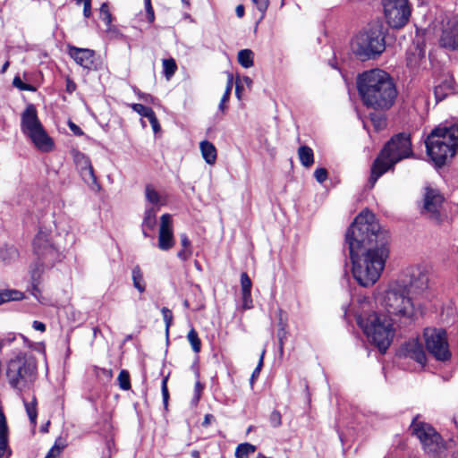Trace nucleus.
<instances>
[{
    "label": "nucleus",
    "instance_id": "f257e3e1",
    "mask_svg": "<svg viewBox=\"0 0 458 458\" xmlns=\"http://www.w3.org/2000/svg\"><path fill=\"white\" fill-rule=\"evenodd\" d=\"M386 242V233L369 210L360 212L347 230L352 275L361 286H371L379 279L389 253Z\"/></svg>",
    "mask_w": 458,
    "mask_h": 458
},
{
    "label": "nucleus",
    "instance_id": "f03ea898",
    "mask_svg": "<svg viewBox=\"0 0 458 458\" xmlns=\"http://www.w3.org/2000/svg\"><path fill=\"white\" fill-rule=\"evenodd\" d=\"M428 282L423 267H410L402 278L389 284L380 304L391 316L411 319L418 310V295L428 287Z\"/></svg>",
    "mask_w": 458,
    "mask_h": 458
},
{
    "label": "nucleus",
    "instance_id": "7ed1b4c3",
    "mask_svg": "<svg viewBox=\"0 0 458 458\" xmlns=\"http://www.w3.org/2000/svg\"><path fill=\"white\" fill-rule=\"evenodd\" d=\"M357 84L361 99L368 107L387 110L396 99V87L390 75L383 70L364 72L359 76Z\"/></svg>",
    "mask_w": 458,
    "mask_h": 458
},
{
    "label": "nucleus",
    "instance_id": "20e7f679",
    "mask_svg": "<svg viewBox=\"0 0 458 458\" xmlns=\"http://www.w3.org/2000/svg\"><path fill=\"white\" fill-rule=\"evenodd\" d=\"M412 154L409 135L399 133L391 138L373 162L369 179V187L373 188L380 176L391 170L401 160L411 157Z\"/></svg>",
    "mask_w": 458,
    "mask_h": 458
},
{
    "label": "nucleus",
    "instance_id": "39448f33",
    "mask_svg": "<svg viewBox=\"0 0 458 458\" xmlns=\"http://www.w3.org/2000/svg\"><path fill=\"white\" fill-rule=\"evenodd\" d=\"M427 153L437 166L453 157L458 148V123L452 125H439L426 140Z\"/></svg>",
    "mask_w": 458,
    "mask_h": 458
},
{
    "label": "nucleus",
    "instance_id": "423d86ee",
    "mask_svg": "<svg viewBox=\"0 0 458 458\" xmlns=\"http://www.w3.org/2000/svg\"><path fill=\"white\" fill-rule=\"evenodd\" d=\"M356 321L368 340L381 352H386L394 336L391 318L385 314L370 312L357 315Z\"/></svg>",
    "mask_w": 458,
    "mask_h": 458
},
{
    "label": "nucleus",
    "instance_id": "0eeeda50",
    "mask_svg": "<svg viewBox=\"0 0 458 458\" xmlns=\"http://www.w3.org/2000/svg\"><path fill=\"white\" fill-rule=\"evenodd\" d=\"M36 377L37 363L31 355H18L7 364V381L19 393L29 390L34 384Z\"/></svg>",
    "mask_w": 458,
    "mask_h": 458
},
{
    "label": "nucleus",
    "instance_id": "6e6552de",
    "mask_svg": "<svg viewBox=\"0 0 458 458\" xmlns=\"http://www.w3.org/2000/svg\"><path fill=\"white\" fill-rule=\"evenodd\" d=\"M21 130L38 150L42 152L53 150L54 141L45 131L38 117L37 109L32 104L28 105L21 114Z\"/></svg>",
    "mask_w": 458,
    "mask_h": 458
},
{
    "label": "nucleus",
    "instance_id": "1a4fd4ad",
    "mask_svg": "<svg viewBox=\"0 0 458 458\" xmlns=\"http://www.w3.org/2000/svg\"><path fill=\"white\" fill-rule=\"evenodd\" d=\"M353 53L361 59L375 58L386 49L385 31L381 24H374L359 33L352 43Z\"/></svg>",
    "mask_w": 458,
    "mask_h": 458
},
{
    "label": "nucleus",
    "instance_id": "9d476101",
    "mask_svg": "<svg viewBox=\"0 0 458 458\" xmlns=\"http://www.w3.org/2000/svg\"><path fill=\"white\" fill-rule=\"evenodd\" d=\"M426 348L437 360L445 361L450 359L446 333L441 328H426L424 330Z\"/></svg>",
    "mask_w": 458,
    "mask_h": 458
},
{
    "label": "nucleus",
    "instance_id": "9b49d317",
    "mask_svg": "<svg viewBox=\"0 0 458 458\" xmlns=\"http://www.w3.org/2000/svg\"><path fill=\"white\" fill-rule=\"evenodd\" d=\"M413 434L420 439L425 452L437 454L444 448L441 436L428 423L413 421Z\"/></svg>",
    "mask_w": 458,
    "mask_h": 458
},
{
    "label": "nucleus",
    "instance_id": "f8f14e48",
    "mask_svg": "<svg viewBox=\"0 0 458 458\" xmlns=\"http://www.w3.org/2000/svg\"><path fill=\"white\" fill-rule=\"evenodd\" d=\"M387 23L392 28L403 27L411 17V6L408 0H382Z\"/></svg>",
    "mask_w": 458,
    "mask_h": 458
},
{
    "label": "nucleus",
    "instance_id": "ddd939ff",
    "mask_svg": "<svg viewBox=\"0 0 458 458\" xmlns=\"http://www.w3.org/2000/svg\"><path fill=\"white\" fill-rule=\"evenodd\" d=\"M33 250L38 259L45 261L47 267H53L61 254L50 240L49 232L39 229L33 240Z\"/></svg>",
    "mask_w": 458,
    "mask_h": 458
},
{
    "label": "nucleus",
    "instance_id": "4468645a",
    "mask_svg": "<svg viewBox=\"0 0 458 458\" xmlns=\"http://www.w3.org/2000/svg\"><path fill=\"white\" fill-rule=\"evenodd\" d=\"M444 199L437 189L426 187L421 213L433 221H440Z\"/></svg>",
    "mask_w": 458,
    "mask_h": 458
},
{
    "label": "nucleus",
    "instance_id": "2eb2a0df",
    "mask_svg": "<svg viewBox=\"0 0 458 458\" xmlns=\"http://www.w3.org/2000/svg\"><path fill=\"white\" fill-rule=\"evenodd\" d=\"M174 244L175 239L172 216L169 214H164L160 217L157 247L163 251H167L171 250Z\"/></svg>",
    "mask_w": 458,
    "mask_h": 458
},
{
    "label": "nucleus",
    "instance_id": "dca6fc26",
    "mask_svg": "<svg viewBox=\"0 0 458 458\" xmlns=\"http://www.w3.org/2000/svg\"><path fill=\"white\" fill-rule=\"evenodd\" d=\"M439 44L449 50L458 49V21L456 19H448L443 23Z\"/></svg>",
    "mask_w": 458,
    "mask_h": 458
},
{
    "label": "nucleus",
    "instance_id": "f3484780",
    "mask_svg": "<svg viewBox=\"0 0 458 458\" xmlns=\"http://www.w3.org/2000/svg\"><path fill=\"white\" fill-rule=\"evenodd\" d=\"M50 267L45 265V261L38 259L30 266V292L38 301H40L41 289L40 284L42 283V275L46 269Z\"/></svg>",
    "mask_w": 458,
    "mask_h": 458
},
{
    "label": "nucleus",
    "instance_id": "a211bd4d",
    "mask_svg": "<svg viewBox=\"0 0 458 458\" xmlns=\"http://www.w3.org/2000/svg\"><path fill=\"white\" fill-rule=\"evenodd\" d=\"M68 55L78 65L85 69H91L94 64L95 51L89 48L68 45Z\"/></svg>",
    "mask_w": 458,
    "mask_h": 458
},
{
    "label": "nucleus",
    "instance_id": "6ab92c4d",
    "mask_svg": "<svg viewBox=\"0 0 458 458\" xmlns=\"http://www.w3.org/2000/svg\"><path fill=\"white\" fill-rule=\"evenodd\" d=\"M402 352L405 357L416 360L420 364H425L426 353L422 345L416 339L406 342L402 347Z\"/></svg>",
    "mask_w": 458,
    "mask_h": 458
},
{
    "label": "nucleus",
    "instance_id": "aec40b11",
    "mask_svg": "<svg viewBox=\"0 0 458 458\" xmlns=\"http://www.w3.org/2000/svg\"><path fill=\"white\" fill-rule=\"evenodd\" d=\"M144 193L147 201L146 207L148 208H156L159 210L161 207L165 206L167 203L166 195L157 191L151 184L145 186Z\"/></svg>",
    "mask_w": 458,
    "mask_h": 458
},
{
    "label": "nucleus",
    "instance_id": "412c9836",
    "mask_svg": "<svg viewBox=\"0 0 458 458\" xmlns=\"http://www.w3.org/2000/svg\"><path fill=\"white\" fill-rule=\"evenodd\" d=\"M5 454L8 456L11 454V450L8 448V427L5 417L0 410V457Z\"/></svg>",
    "mask_w": 458,
    "mask_h": 458
},
{
    "label": "nucleus",
    "instance_id": "4be33fe9",
    "mask_svg": "<svg viewBox=\"0 0 458 458\" xmlns=\"http://www.w3.org/2000/svg\"><path fill=\"white\" fill-rule=\"evenodd\" d=\"M157 210L156 208H145L143 220H142V233L145 237H148V233L147 230H153L157 225Z\"/></svg>",
    "mask_w": 458,
    "mask_h": 458
},
{
    "label": "nucleus",
    "instance_id": "5701e85b",
    "mask_svg": "<svg viewBox=\"0 0 458 458\" xmlns=\"http://www.w3.org/2000/svg\"><path fill=\"white\" fill-rule=\"evenodd\" d=\"M199 148L206 163L214 165L216 161V148L215 145L208 140H203L199 143Z\"/></svg>",
    "mask_w": 458,
    "mask_h": 458
},
{
    "label": "nucleus",
    "instance_id": "b1692460",
    "mask_svg": "<svg viewBox=\"0 0 458 458\" xmlns=\"http://www.w3.org/2000/svg\"><path fill=\"white\" fill-rule=\"evenodd\" d=\"M182 250L177 252V257L182 261L188 260L192 255L191 242L185 233L180 234Z\"/></svg>",
    "mask_w": 458,
    "mask_h": 458
},
{
    "label": "nucleus",
    "instance_id": "393cba45",
    "mask_svg": "<svg viewBox=\"0 0 458 458\" xmlns=\"http://www.w3.org/2000/svg\"><path fill=\"white\" fill-rule=\"evenodd\" d=\"M298 157L301 164L305 167H310L314 164L313 150L308 146H301L298 148Z\"/></svg>",
    "mask_w": 458,
    "mask_h": 458
},
{
    "label": "nucleus",
    "instance_id": "a878e982",
    "mask_svg": "<svg viewBox=\"0 0 458 458\" xmlns=\"http://www.w3.org/2000/svg\"><path fill=\"white\" fill-rule=\"evenodd\" d=\"M24 299V293L14 289L0 291V305L11 301H21Z\"/></svg>",
    "mask_w": 458,
    "mask_h": 458
},
{
    "label": "nucleus",
    "instance_id": "bb28decb",
    "mask_svg": "<svg viewBox=\"0 0 458 458\" xmlns=\"http://www.w3.org/2000/svg\"><path fill=\"white\" fill-rule=\"evenodd\" d=\"M237 59L243 68H250L254 64V53L250 49H242L238 52Z\"/></svg>",
    "mask_w": 458,
    "mask_h": 458
},
{
    "label": "nucleus",
    "instance_id": "cd10ccee",
    "mask_svg": "<svg viewBox=\"0 0 458 458\" xmlns=\"http://www.w3.org/2000/svg\"><path fill=\"white\" fill-rule=\"evenodd\" d=\"M0 258L4 263L10 264L18 258V250L13 246H5L0 250Z\"/></svg>",
    "mask_w": 458,
    "mask_h": 458
},
{
    "label": "nucleus",
    "instance_id": "c85d7f7f",
    "mask_svg": "<svg viewBox=\"0 0 458 458\" xmlns=\"http://www.w3.org/2000/svg\"><path fill=\"white\" fill-rule=\"evenodd\" d=\"M80 174L84 182L87 183L91 189L95 190L99 187L92 165L89 168L81 172Z\"/></svg>",
    "mask_w": 458,
    "mask_h": 458
},
{
    "label": "nucleus",
    "instance_id": "c756f323",
    "mask_svg": "<svg viewBox=\"0 0 458 458\" xmlns=\"http://www.w3.org/2000/svg\"><path fill=\"white\" fill-rule=\"evenodd\" d=\"M233 85V76L232 73H228L225 90L224 92V95H223L221 101L219 103V106H218L219 110L222 112H225V103L228 102V100L230 98Z\"/></svg>",
    "mask_w": 458,
    "mask_h": 458
},
{
    "label": "nucleus",
    "instance_id": "7c9ffc66",
    "mask_svg": "<svg viewBox=\"0 0 458 458\" xmlns=\"http://www.w3.org/2000/svg\"><path fill=\"white\" fill-rule=\"evenodd\" d=\"M133 286L140 292L143 293L145 291V284L143 281V274L139 266H136L132 268L131 271Z\"/></svg>",
    "mask_w": 458,
    "mask_h": 458
},
{
    "label": "nucleus",
    "instance_id": "2f4dec72",
    "mask_svg": "<svg viewBox=\"0 0 458 458\" xmlns=\"http://www.w3.org/2000/svg\"><path fill=\"white\" fill-rule=\"evenodd\" d=\"M256 451V446L250 443H242L238 445L235 450L236 458H248L250 454Z\"/></svg>",
    "mask_w": 458,
    "mask_h": 458
},
{
    "label": "nucleus",
    "instance_id": "473e14b6",
    "mask_svg": "<svg viewBox=\"0 0 458 458\" xmlns=\"http://www.w3.org/2000/svg\"><path fill=\"white\" fill-rule=\"evenodd\" d=\"M453 89L452 81H447L443 85H437L435 87L434 95L437 102L443 100L448 93Z\"/></svg>",
    "mask_w": 458,
    "mask_h": 458
},
{
    "label": "nucleus",
    "instance_id": "72a5a7b5",
    "mask_svg": "<svg viewBox=\"0 0 458 458\" xmlns=\"http://www.w3.org/2000/svg\"><path fill=\"white\" fill-rule=\"evenodd\" d=\"M162 64L164 75L167 81H170L177 70V64L173 58L164 59Z\"/></svg>",
    "mask_w": 458,
    "mask_h": 458
},
{
    "label": "nucleus",
    "instance_id": "f704fd0d",
    "mask_svg": "<svg viewBox=\"0 0 458 458\" xmlns=\"http://www.w3.org/2000/svg\"><path fill=\"white\" fill-rule=\"evenodd\" d=\"M74 162L80 173L89 168L92 165L90 159L87 156L80 152L74 154Z\"/></svg>",
    "mask_w": 458,
    "mask_h": 458
},
{
    "label": "nucleus",
    "instance_id": "c9c22d12",
    "mask_svg": "<svg viewBox=\"0 0 458 458\" xmlns=\"http://www.w3.org/2000/svg\"><path fill=\"white\" fill-rule=\"evenodd\" d=\"M187 339H188L189 343L191 344V346L193 352L196 353L199 352L200 349H201V342L198 335L197 331L194 328H191L189 331V333L187 335Z\"/></svg>",
    "mask_w": 458,
    "mask_h": 458
},
{
    "label": "nucleus",
    "instance_id": "e433bc0d",
    "mask_svg": "<svg viewBox=\"0 0 458 458\" xmlns=\"http://www.w3.org/2000/svg\"><path fill=\"white\" fill-rule=\"evenodd\" d=\"M24 402V406H25V409H26V412L29 416V419L31 422V424L33 425H36L37 423V408H36V398L33 397L32 398V401L31 402H27V401H23Z\"/></svg>",
    "mask_w": 458,
    "mask_h": 458
},
{
    "label": "nucleus",
    "instance_id": "4c0bfd02",
    "mask_svg": "<svg viewBox=\"0 0 458 458\" xmlns=\"http://www.w3.org/2000/svg\"><path fill=\"white\" fill-rule=\"evenodd\" d=\"M369 119L376 129V131H380L384 129L386 125V120L384 114H375L371 113L369 114Z\"/></svg>",
    "mask_w": 458,
    "mask_h": 458
},
{
    "label": "nucleus",
    "instance_id": "58836bf2",
    "mask_svg": "<svg viewBox=\"0 0 458 458\" xmlns=\"http://www.w3.org/2000/svg\"><path fill=\"white\" fill-rule=\"evenodd\" d=\"M117 380L121 389L129 390L131 388L130 375L127 370H121Z\"/></svg>",
    "mask_w": 458,
    "mask_h": 458
},
{
    "label": "nucleus",
    "instance_id": "ea45409f",
    "mask_svg": "<svg viewBox=\"0 0 458 458\" xmlns=\"http://www.w3.org/2000/svg\"><path fill=\"white\" fill-rule=\"evenodd\" d=\"M99 14L101 20L107 25L110 26L112 22V15L109 11V6L106 3H103L100 6Z\"/></svg>",
    "mask_w": 458,
    "mask_h": 458
},
{
    "label": "nucleus",
    "instance_id": "a19ab883",
    "mask_svg": "<svg viewBox=\"0 0 458 458\" xmlns=\"http://www.w3.org/2000/svg\"><path fill=\"white\" fill-rule=\"evenodd\" d=\"M161 313L163 315V319L165 324V334L166 335H168L169 328L173 322V313L168 308L165 307L162 308Z\"/></svg>",
    "mask_w": 458,
    "mask_h": 458
},
{
    "label": "nucleus",
    "instance_id": "79ce46f5",
    "mask_svg": "<svg viewBox=\"0 0 458 458\" xmlns=\"http://www.w3.org/2000/svg\"><path fill=\"white\" fill-rule=\"evenodd\" d=\"M13 84L15 88L21 90L26 91H35L36 89L34 86L24 83L19 76L14 77L13 81Z\"/></svg>",
    "mask_w": 458,
    "mask_h": 458
},
{
    "label": "nucleus",
    "instance_id": "37998d69",
    "mask_svg": "<svg viewBox=\"0 0 458 458\" xmlns=\"http://www.w3.org/2000/svg\"><path fill=\"white\" fill-rule=\"evenodd\" d=\"M131 108L142 117H148L153 110L150 107L145 106L141 104H132Z\"/></svg>",
    "mask_w": 458,
    "mask_h": 458
},
{
    "label": "nucleus",
    "instance_id": "c03bdc74",
    "mask_svg": "<svg viewBox=\"0 0 458 458\" xmlns=\"http://www.w3.org/2000/svg\"><path fill=\"white\" fill-rule=\"evenodd\" d=\"M241 286L242 293L251 292V280L246 273L241 275Z\"/></svg>",
    "mask_w": 458,
    "mask_h": 458
},
{
    "label": "nucleus",
    "instance_id": "a18cd8bd",
    "mask_svg": "<svg viewBox=\"0 0 458 458\" xmlns=\"http://www.w3.org/2000/svg\"><path fill=\"white\" fill-rule=\"evenodd\" d=\"M252 2L260 12L261 19L264 18L269 5V0H252Z\"/></svg>",
    "mask_w": 458,
    "mask_h": 458
},
{
    "label": "nucleus",
    "instance_id": "49530a36",
    "mask_svg": "<svg viewBox=\"0 0 458 458\" xmlns=\"http://www.w3.org/2000/svg\"><path fill=\"white\" fill-rule=\"evenodd\" d=\"M269 422L272 427L278 428L282 424V417L279 411H273L269 416Z\"/></svg>",
    "mask_w": 458,
    "mask_h": 458
},
{
    "label": "nucleus",
    "instance_id": "de8ad7c7",
    "mask_svg": "<svg viewBox=\"0 0 458 458\" xmlns=\"http://www.w3.org/2000/svg\"><path fill=\"white\" fill-rule=\"evenodd\" d=\"M147 118H148V122L150 123L154 132L157 133L158 131H160L161 127H160V124L158 123V120H157L154 111L151 112Z\"/></svg>",
    "mask_w": 458,
    "mask_h": 458
},
{
    "label": "nucleus",
    "instance_id": "09e8293b",
    "mask_svg": "<svg viewBox=\"0 0 458 458\" xmlns=\"http://www.w3.org/2000/svg\"><path fill=\"white\" fill-rule=\"evenodd\" d=\"M314 176L319 183H322L327 178V171L325 168H318L314 172Z\"/></svg>",
    "mask_w": 458,
    "mask_h": 458
},
{
    "label": "nucleus",
    "instance_id": "8fccbe9b",
    "mask_svg": "<svg viewBox=\"0 0 458 458\" xmlns=\"http://www.w3.org/2000/svg\"><path fill=\"white\" fill-rule=\"evenodd\" d=\"M242 306L245 310L252 307L251 292L242 293Z\"/></svg>",
    "mask_w": 458,
    "mask_h": 458
},
{
    "label": "nucleus",
    "instance_id": "3c124183",
    "mask_svg": "<svg viewBox=\"0 0 458 458\" xmlns=\"http://www.w3.org/2000/svg\"><path fill=\"white\" fill-rule=\"evenodd\" d=\"M144 2H145V8H146L147 15H148V20L149 22H153L155 20V14H154L153 7L151 5V0H144Z\"/></svg>",
    "mask_w": 458,
    "mask_h": 458
},
{
    "label": "nucleus",
    "instance_id": "603ef678",
    "mask_svg": "<svg viewBox=\"0 0 458 458\" xmlns=\"http://www.w3.org/2000/svg\"><path fill=\"white\" fill-rule=\"evenodd\" d=\"M264 354H265V351L262 352L260 359H259V364L256 367V369H254V371L252 372L251 378H250V383L251 384H253L255 378L259 375V372H260L261 368L263 366V357H264Z\"/></svg>",
    "mask_w": 458,
    "mask_h": 458
},
{
    "label": "nucleus",
    "instance_id": "864d4df0",
    "mask_svg": "<svg viewBox=\"0 0 458 458\" xmlns=\"http://www.w3.org/2000/svg\"><path fill=\"white\" fill-rule=\"evenodd\" d=\"M167 380H168L167 377H164L162 380V395H163L164 403L165 405L167 403L168 397H169L168 389H167Z\"/></svg>",
    "mask_w": 458,
    "mask_h": 458
},
{
    "label": "nucleus",
    "instance_id": "5fc2aeb1",
    "mask_svg": "<svg viewBox=\"0 0 458 458\" xmlns=\"http://www.w3.org/2000/svg\"><path fill=\"white\" fill-rule=\"evenodd\" d=\"M76 84L75 82L71 79V78H67L66 79V91L70 94H72V92H74L76 90Z\"/></svg>",
    "mask_w": 458,
    "mask_h": 458
},
{
    "label": "nucleus",
    "instance_id": "6e6d98bb",
    "mask_svg": "<svg viewBox=\"0 0 458 458\" xmlns=\"http://www.w3.org/2000/svg\"><path fill=\"white\" fill-rule=\"evenodd\" d=\"M60 451L61 448L57 445H55L48 452L46 458H55L60 454Z\"/></svg>",
    "mask_w": 458,
    "mask_h": 458
},
{
    "label": "nucleus",
    "instance_id": "4d7b16f0",
    "mask_svg": "<svg viewBox=\"0 0 458 458\" xmlns=\"http://www.w3.org/2000/svg\"><path fill=\"white\" fill-rule=\"evenodd\" d=\"M69 128L75 135L81 136L83 134L82 130L72 122H69Z\"/></svg>",
    "mask_w": 458,
    "mask_h": 458
},
{
    "label": "nucleus",
    "instance_id": "13d9d810",
    "mask_svg": "<svg viewBox=\"0 0 458 458\" xmlns=\"http://www.w3.org/2000/svg\"><path fill=\"white\" fill-rule=\"evenodd\" d=\"M91 14V1H87L83 5V15L85 18H89Z\"/></svg>",
    "mask_w": 458,
    "mask_h": 458
},
{
    "label": "nucleus",
    "instance_id": "bf43d9fd",
    "mask_svg": "<svg viewBox=\"0 0 458 458\" xmlns=\"http://www.w3.org/2000/svg\"><path fill=\"white\" fill-rule=\"evenodd\" d=\"M139 97L140 99L147 103H154L155 100V98L151 95L147 93H139Z\"/></svg>",
    "mask_w": 458,
    "mask_h": 458
},
{
    "label": "nucleus",
    "instance_id": "052dcab7",
    "mask_svg": "<svg viewBox=\"0 0 458 458\" xmlns=\"http://www.w3.org/2000/svg\"><path fill=\"white\" fill-rule=\"evenodd\" d=\"M32 327L35 330H38V331H40V332H44L46 330V326L44 323L40 322V321H37L35 320L32 324Z\"/></svg>",
    "mask_w": 458,
    "mask_h": 458
},
{
    "label": "nucleus",
    "instance_id": "680f3d73",
    "mask_svg": "<svg viewBox=\"0 0 458 458\" xmlns=\"http://www.w3.org/2000/svg\"><path fill=\"white\" fill-rule=\"evenodd\" d=\"M237 81H239L240 84L244 83L249 88H250L252 85V80L248 76H244L242 79H238Z\"/></svg>",
    "mask_w": 458,
    "mask_h": 458
},
{
    "label": "nucleus",
    "instance_id": "e2e57ef3",
    "mask_svg": "<svg viewBox=\"0 0 458 458\" xmlns=\"http://www.w3.org/2000/svg\"><path fill=\"white\" fill-rule=\"evenodd\" d=\"M236 86H235V95L237 97L238 99L241 98V93H242V85L239 83L238 81H236L235 82Z\"/></svg>",
    "mask_w": 458,
    "mask_h": 458
},
{
    "label": "nucleus",
    "instance_id": "0e129e2a",
    "mask_svg": "<svg viewBox=\"0 0 458 458\" xmlns=\"http://www.w3.org/2000/svg\"><path fill=\"white\" fill-rule=\"evenodd\" d=\"M235 13H236V15L239 18L243 17V15H244V7H243V5H242V4L237 5L236 9H235Z\"/></svg>",
    "mask_w": 458,
    "mask_h": 458
},
{
    "label": "nucleus",
    "instance_id": "69168bd1",
    "mask_svg": "<svg viewBox=\"0 0 458 458\" xmlns=\"http://www.w3.org/2000/svg\"><path fill=\"white\" fill-rule=\"evenodd\" d=\"M212 419H214L213 415L207 414L204 418L203 425L207 426L210 424Z\"/></svg>",
    "mask_w": 458,
    "mask_h": 458
},
{
    "label": "nucleus",
    "instance_id": "338daca9",
    "mask_svg": "<svg viewBox=\"0 0 458 458\" xmlns=\"http://www.w3.org/2000/svg\"><path fill=\"white\" fill-rule=\"evenodd\" d=\"M9 65H10V63H9L8 61H6V62L3 64V66H2L1 72H2V73H4V72H6V70L8 69Z\"/></svg>",
    "mask_w": 458,
    "mask_h": 458
},
{
    "label": "nucleus",
    "instance_id": "774afa93",
    "mask_svg": "<svg viewBox=\"0 0 458 458\" xmlns=\"http://www.w3.org/2000/svg\"><path fill=\"white\" fill-rule=\"evenodd\" d=\"M191 456L192 458H199V452L197 451V450H193L191 453Z\"/></svg>",
    "mask_w": 458,
    "mask_h": 458
}]
</instances>
